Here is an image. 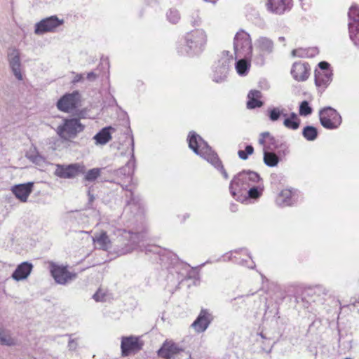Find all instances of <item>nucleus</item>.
<instances>
[{
	"instance_id": "obj_48",
	"label": "nucleus",
	"mask_w": 359,
	"mask_h": 359,
	"mask_svg": "<svg viewBox=\"0 0 359 359\" xmlns=\"http://www.w3.org/2000/svg\"><path fill=\"white\" fill-rule=\"evenodd\" d=\"M217 168L222 172V173L225 179H228L229 175H228L226 171L225 170V169L224 168L222 163L221 164V166H218Z\"/></svg>"
},
{
	"instance_id": "obj_36",
	"label": "nucleus",
	"mask_w": 359,
	"mask_h": 359,
	"mask_svg": "<svg viewBox=\"0 0 359 359\" xmlns=\"http://www.w3.org/2000/svg\"><path fill=\"white\" fill-rule=\"evenodd\" d=\"M254 152V148L252 145H247L245 150H239L238 151V156L243 159L246 160L249 155L252 154Z\"/></svg>"
},
{
	"instance_id": "obj_26",
	"label": "nucleus",
	"mask_w": 359,
	"mask_h": 359,
	"mask_svg": "<svg viewBox=\"0 0 359 359\" xmlns=\"http://www.w3.org/2000/svg\"><path fill=\"white\" fill-rule=\"evenodd\" d=\"M318 132L316 127L306 126L302 130V135L308 141H313L318 137Z\"/></svg>"
},
{
	"instance_id": "obj_9",
	"label": "nucleus",
	"mask_w": 359,
	"mask_h": 359,
	"mask_svg": "<svg viewBox=\"0 0 359 359\" xmlns=\"http://www.w3.org/2000/svg\"><path fill=\"white\" fill-rule=\"evenodd\" d=\"M79 100V93L76 91L66 94L57 101V107L60 111L67 112L76 107Z\"/></svg>"
},
{
	"instance_id": "obj_51",
	"label": "nucleus",
	"mask_w": 359,
	"mask_h": 359,
	"mask_svg": "<svg viewBox=\"0 0 359 359\" xmlns=\"http://www.w3.org/2000/svg\"><path fill=\"white\" fill-rule=\"evenodd\" d=\"M260 136L263 137L264 138L269 137V139L270 138V137H271L269 132H264V133H261Z\"/></svg>"
},
{
	"instance_id": "obj_6",
	"label": "nucleus",
	"mask_w": 359,
	"mask_h": 359,
	"mask_svg": "<svg viewBox=\"0 0 359 359\" xmlns=\"http://www.w3.org/2000/svg\"><path fill=\"white\" fill-rule=\"evenodd\" d=\"M189 147L197 155H205L212 148L195 132H191L188 136Z\"/></svg>"
},
{
	"instance_id": "obj_33",
	"label": "nucleus",
	"mask_w": 359,
	"mask_h": 359,
	"mask_svg": "<svg viewBox=\"0 0 359 359\" xmlns=\"http://www.w3.org/2000/svg\"><path fill=\"white\" fill-rule=\"evenodd\" d=\"M282 114L285 117L287 116V114H283V110H280L278 107H273L268 110L269 118L271 121H278Z\"/></svg>"
},
{
	"instance_id": "obj_25",
	"label": "nucleus",
	"mask_w": 359,
	"mask_h": 359,
	"mask_svg": "<svg viewBox=\"0 0 359 359\" xmlns=\"http://www.w3.org/2000/svg\"><path fill=\"white\" fill-rule=\"evenodd\" d=\"M0 345L14 346L15 341L11 337L10 331L0 327Z\"/></svg>"
},
{
	"instance_id": "obj_27",
	"label": "nucleus",
	"mask_w": 359,
	"mask_h": 359,
	"mask_svg": "<svg viewBox=\"0 0 359 359\" xmlns=\"http://www.w3.org/2000/svg\"><path fill=\"white\" fill-rule=\"evenodd\" d=\"M93 241L97 243L100 248L107 250L110 248V240L106 232L103 231L98 236L93 238Z\"/></svg>"
},
{
	"instance_id": "obj_56",
	"label": "nucleus",
	"mask_w": 359,
	"mask_h": 359,
	"mask_svg": "<svg viewBox=\"0 0 359 359\" xmlns=\"http://www.w3.org/2000/svg\"><path fill=\"white\" fill-rule=\"evenodd\" d=\"M279 40L283 41L285 40V39H284V37L281 36V37H279Z\"/></svg>"
},
{
	"instance_id": "obj_12",
	"label": "nucleus",
	"mask_w": 359,
	"mask_h": 359,
	"mask_svg": "<svg viewBox=\"0 0 359 359\" xmlns=\"http://www.w3.org/2000/svg\"><path fill=\"white\" fill-rule=\"evenodd\" d=\"M9 65L13 72V74L18 80L22 79V76L20 72V55L17 50L13 49L8 54Z\"/></svg>"
},
{
	"instance_id": "obj_39",
	"label": "nucleus",
	"mask_w": 359,
	"mask_h": 359,
	"mask_svg": "<svg viewBox=\"0 0 359 359\" xmlns=\"http://www.w3.org/2000/svg\"><path fill=\"white\" fill-rule=\"evenodd\" d=\"M26 156L33 163L38 164V165H40L42 162L44 161V158L41 155H39L38 154H35V155L27 154Z\"/></svg>"
},
{
	"instance_id": "obj_16",
	"label": "nucleus",
	"mask_w": 359,
	"mask_h": 359,
	"mask_svg": "<svg viewBox=\"0 0 359 359\" xmlns=\"http://www.w3.org/2000/svg\"><path fill=\"white\" fill-rule=\"evenodd\" d=\"M286 0H268L266 6L271 12L276 14L283 13L288 8Z\"/></svg>"
},
{
	"instance_id": "obj_30",
	"label": "nucleus",
	"mask_w": 359,
	"mask_h": 359,
	"mask_svg": "<svg viewBox=\"0 0 359 359\" xmlns=\"http://www.w3.org/2000/svg\"><path fill=\"white\" fill-rule=\"evenodd\" d=\"M320 124L327 129H335L341 124V122H338L331 118H326L320 117Z\"/></svg>"
},
{
	"instance_id": "obj_22",
	"label": "nucleus",
	"mask_w": 359,
	"mask_h": 359,
	"mask_svg": "<svg viewBox=\"0 0 359 359\" xmlns=\"http://www.w3.org/2000/svg\"><path fill=\"white\" fill-rule=\"evenodd\" d=\"M243 174L248 175L249 180L254 182H257L261 180V177L257 172L251 171V170H248V171L243 170V171L239 172L236 176H235L233 177V179L232 180V181L230 184V189H232L233 184L234 183H236V180H238L239 177H241ZM231 194L233 196H234L236 194V193L234 191H233L232 190H231Z\"/></svg>"
},
{
	"instance_id": "obj_53",
	"label": "nucleus",
	"mask_w": 359,
	"mask_h": 359,
	"mask_svg": "<svg viewBox=\"0 0 359 359\" xmlns=\"http://www.w3.org/2000/svg\"><path fill=\"white\" fill-rule=\"evenodd\" d=\"M88 196H89V201H90V202H93V200H94V196H93V194H91L90 191H88Z\"/></svg>"
},
{
	"instance_id": "obj_35",
	"label": "nucleus",
	"mask_w": 359,
	"mask_h": 359,
	"mask_svg": "<svg viewBox=\"0 0 359 359\" xmlns=\"http://www.w3.org/2000/svg\"><path fill=\"white\" fill-rule=\"evenodd\" d=\"M291 197V191L290 190L283 191L278 198V203L280 205H290L291 203L289 202Z\"/></svg>"
},
{
	"instance_id": "obj_37",
	"label": "nucleus",
	"mask_w": 359,
	"mask_h": 359,
	"mask_svg": "<svg viewBox=\"0 0 359 359\" xmlns=\"http://www.w3.org/2000/svg\"><path fill=\"white\" fill-rule=\"evenodd\" d=\"M264 104L262 101L259 100L258 99H249L247 102V107L248 109H255L257 107H261Z\"/></svg>"
},
{
	"instance_id": "obj_44",
	"label": "nucleus",
	"mask_w": 359,
	"mask_h": 359,
	"mask_svg": "<svg viewBox=\"0 0 359 359\" xmlns=\"http://www.w3.org/2000/svg\"><path fill=\"white\" fill-rule=\"evenodd\" d=\"M318 67L320 68L319 70H321V72H326L330 67V64L325 61H322L318 63Z\"/></svg>"
},
{
	"instance_id": "obj_50",
	"label": "nucleus",
	"mask_w": 359,
	"mask_h": 359,
	"mask_svg": "<svg viewBox=\"0 0 359 359\" xmlns=\"http://www.w3.org/2000/svg\"><path fill=\"white\" fill-rule=\"evenodd\" d=\"M83 79L82 74H76L73 80L74 83L79 82Z\"/></svg>"
},
{
	"instance_id": "obj_29",
	"label": "nucleus",
	"mask_w": 359,
	"mask_h": 359,
	"mask_svg": "<svg viewBox=\"0 0 359 359\" xmlns=\"http://www.w3.org/2000/svg\"><path fill=\"white\" fill-rule=\"evenodd\" d=\"M201 156L205 158L215 168L221 166V164L222 163V161L219 160L217 154L215 153L212 149H210V152H207L205 155H201Z\"/></svg>"
},
{
	"instance_id": "obj_23",
	"label": "nucleus",
	"mask_w": 359,
	"mask_h": 359,
	"mask_svg": "<svg viewBox=\"0 0 359 359\" xmlns=\"http://www.w3.org/2000/svg\"><path fill=\"white\" fill-rule=\"evenodd\" d=\"M279 161V157L275 153L268 151L266 149H264V162L267 166H276Z\"/></svg>"
},
{
	"instance_id": "obj_38",
	"label": "nucleus",
	"mask_w": 359,
	"mask_h": 359,
	"mask_svg": "<svg viewBox=\"0 0 359 359\" xmlns=\"http://www.w3.org/2000/svg\"><path fill=\"white\" fill-rule=\"evenodd\" d=\"M168 20L172 23H176L180 20V15L178 11L176 10H170L169 14L168 15Z\"/></svg>"
},
{
	"instance_id": "obj_1",
	"label": "nucleus",
	"mask_w": 359,
	"mask_h": 359,
	"mask_svg": "<svg viewBox=\"0 0 359 359\" xmlns=\"http://www.w3.org/2000/svg\"><path fill=\"white\" fill-rule=\"evenodd\" d=\"M83 130V126L79 119L72 118L65 121L63 125L57 128V135L65 140H69L76 137L77 134Z\"/></svg>"
},
{
	"instance_id": "obj_49",
	"label": "nucleus",
	"mask_w": 359,
	"mask_h": 359,
	"mask_svg": "<svg viewBox=\"0 0 359 359\" xmlns=\"http://www.w3.org/2000/svg\"><path fill=\"white\" fill-rule=\"evenodd\" d=\"M87 79L90 81H94L96 79V75L94 72H91L87 74Z\"/></svg>"
},
{
	"instance_id": "obj_4",
	"label": "nucleus",
	"mask_w": 359,
	"mask_h": 359,
	"mask_svg": "<svg viewBox=\"0 0 359 359\" xmlns=\"http://www.w3.org/2000/svg\"><path fill=\"white\" fill-rule=\"evenodd\" d=\"M143 341L135 336L123 337L121 339V354L123 356H128L131 353H137L143 346Z\"/></svg>"
},
{
	"instance_id": "obj_21",
	"label": "nucleus",
	"mask_w": 359,
	"mask_h": 359,
	"mask_svg": "<svg viewBox=\"0 0 359 359\" xmlns=\"http://www.w3.org/2000/svg\"><path fill=\"white\" fill-rule=\"evenodd\" d=\"M319 116L341 122V117L339 114L330 107H327L321 109L319 112Z\"/></svg>"
},
{
	"instance_id": "obj_13",
	"label": "nucleus",
	"mask_w": 359,
	"mask_h": 359,
	"mask_svg": "<svg viewBox=\"0 0 359 359\" xmlns=\"http://www.w3.org/2000/svg\"><path fill=\"white\" fill-rule=\"evenodd\" d=\"M182 351V349L180 348L175 343L165 341L158 351V354L165 359H170Z\"/></svg>"
},
{
	"instance_id": "obj_24",
	"label": "nucleus",
	"mask_w": 359,
	"mask_h": 359,
	"mask_svg": "<svg viewBox=\"0 0 359 359\" xmlns=\"http://www.w3.org/2000/svg\"><path fill=\"white\" fill-rule=\"evenodd\" d=\"M283 125L287 128L297 130L299 127L300 120L297 115L294 112H292L289 117L285 118Z\"/></svg>"
},
{
	"instance_id": "obj_11",
	"label": "nucleus",
	"mask_w": 359,
	"mask_h": 359,
	"mask_svg": "<svg viewBox=\"0 0 359 359\" xmlns=\"http://www.w3.org/2000/svg\"><path fill=\"white\" fill-rule=\"evenodd\" d=\"M309 65L307 63L294 62L291 74L294 79L299 81H304L309 77Z\"/></svg>"
},
{
	"instance_id": "obj_18",
	"label": "nucleus",
	"mask_w": 359,
	"mask_h": 359,
	"mask_svg": "<svg viewBox=\"0 0 359 359\" xmlns=\"http://www.w3.org/2000/svg\"><path fill=\"white\" fill-rule=\"evenodd\" d=\"M332 73L315 70V83L317 86H326L331 81Z\"/></svg>"
},
{
	"instance_id": "obj_54",
	"label": "nucleus",
	"mask_w": 359,
	"mask_h": 359,
	"mask_svg": "<svg viewBox=\"0 0 359 359\" xmlns=\"http://www.w3.org/2000/svg\"><path fill=\"white\" fill-rule=\"evenodd\" d=\"M297 50L296 49L293 50L292 51V55L293 57L296 56V55H297Z\"/></svg>"
},
{
	"instance_id": "obj_32",
	"label": "nucleus",
	"mask_w": 359,
	"mask_h": 359,
	"mask_svg": "<svg viewBox=\"0 0 359 359\" xmlns=\"http://www.w3.org/2000/svg\"><path fill=\"white\" fill-rule=\"evenodd\" d=\"M350 22H353V25L359 23V8L357 6H352L348 13Z\"/></svg>"
},
{
	"instance_id": "obj_52",
	"label": "nucleus",
	"mask_w": 359,
	"mask_h": 359,
	"mask_svg": "<svg viewBox=\"0 0 359 359\" xmlns=\"http://www.w3.org/2000/svg\"><path fill=\"white\" fill-rule=\"evenodd\" d=\"M265 138L263 137H261L259 139V143L262 145H264L265 144Z\"/></svg>"
},
{
	"instance_id": "obj_42",
	"label": "nucleus",
	"mask_w": 359,
	"mask_h": 359,
	"mask_svg": "<svg viewBox=\"0 0 359 359\" xmlns=\"http://www.w3.org/2000/svg\"><path fill=\"white\" fill-rule=\"evenodd\" d=\"M232 58H226L224 62L222 63V65L221 67V69H222V74H224V77L226 76V74L227 73V71L229 67V64Z\"/></svg>"
},
{
	"instance_id": "obj_40",
	"label": "nucleus",
	"mask_w": 359,
	"mask_h": 359,
	"mask_svg": "<svg viewBox=\"0 0 359 359\" xmlns=\"http://www.w3.org/2000/svg\"><path fill=\"white\" fill-rule=\"evenodd\" d=\"M261 195V192L257 187L250 188L248 191V196L252 198H257Z\"/></svg>"
},
{
	"instance_id": "obj_43",
	"label": "nucleus",
	"mask_w": 359,
	"mask_h": 359,
	"mask_svg": "<svg viewBox=\"0 0 359 359\" xmlns=\"http://www.w3.org/2000/svg\"><path fill=\"white\" fill-rule=\"evenodd\" d=\"M144 238V234L142 233H135L131 236V239L134 243H139L143 241Z\"/></svg>"
},
{
	"instance_id": "obj_8",
	"label": "nucleus",
	"mask_w": 359,
	"mask_h": 359,
	"mask_svg": "<svg viewBox=\"0 0 359 359\" xmlns=\"http://www.w3.org/2000/svg\"><path fill=\"white\" fill-rule=\"evenodd\" d=\"M63 23V20H60L55 15L43 19L36 24L34 32L36 34H43L51 32Z\"/></svg>"
},
{
	"instance_id": "obj_3",
	"label": "nucleus",
	"mask_w": 359,
	"mask_h": 359,
	"mask_svg": "<svg viewBox=\"0 0 359 359\" xmlns=\"http://www.w3.org/2000/svg\"><path fill=\"white\" fill-rule=\"evenodd\" d=\"M50 267L51 275L58 284L65 285L68 282L75 279L77 276L76 273L69 271L67 266H59L51 263Z\"/></svg>"
},
{
	"instance_id": "obj_55",
	"label": "nucleus",
	"mask_w": 359,
	"mask_h": 359,
	"mask_svg": "<svg viewBox=\"0 0 359 359\" xmlns=\"http://www.w3.org/2000/svg\"><path fill=\"white\" fill-rule=\"evenodd\" d=\"M205 1L215 3L217 0H205Z\"/></svg>"
},
{
	"instance_id": "obj_7",
	"label": "nucleus",
	"mask_w": 359,
	"mask_h": 359,
	"mask_svg": "<svg viewBox=\"0 0 359 359\" xmlns=\"http://www.w3.org/2000/svg\"><path fill=\"white\" fill-rule=\"evenodd\" d=\"M186 40L190 50L198 52L206 42V35L203 30L196 29L188 34Z\"/></svg>"
},
{
	"instance_id": "obj_45",
	"label": "nucleus",
	"mask_w": 359,
	"mask_h": 359,
	"mask_svg": "<svg viewBox=\"0 0 359 359\" xmlns=\"http://www.w3.org/2000/svg\"><path fill=\"white\" fill-rule=\"evenodd\" d=\"M93 298L96 302H102L104 300V294L98 290L95 294H93Z\"/></svg>"
},
{
	"instance_id": "obj_19",
	"label": "nucleus",
	"mask_w": 359,
	"mask_h": 359,
	"mask_svg": "<svg viewBox=\"0 0 359 359\" xmlns=\"http://www.w3.org/2000/svg\"><path fill=\"white\" fill-rule=\"evenodd\" d=\"M250 59L251 57H244L236 62L235 67L239 75L245 76L248 74L250 67Z\"/></svg>"
},
{
	"instance_id": "obj_28",
	"label": "nucleus",
	"mask_w": 359,
	"mask_h": 359,
	"mask_svg": "<svg viewBox=\"0 0 359 359\" xmlns=\"http://www.w3.org/2000/svg\"><path fill=\"white\" fill-rule=\"evenodd\" d=\"M348 29L351 39L355 46H359V23L353 25V22H349Z\"/></svg>"
},
{
	"instance_id": "obj_34",
	"label": "nucleus",
	"mask_w": 359,
	"mask_h": 359,
	"mask_svg": "<svg viewBox=\"0 0 359 359\" xmlns=\"http://www.w3.org/2000/svg\"><path fill=\"white\" fill-rule=\"evenodd\" d=\"M312 112L313 109L310 107L308 101L304 100L300 103L299 113L301 116H307L311 114Z\"/></svg>"
},
{
	"instance_id": "obj_41",
	"label": "nucleus",
	"mask_w": 359,
	"mask_h": 359,
	"mask_svg": "<svg viewBox=\"0 0 359 359\" xmlns=\"http://www.w3.org/2000/svg\"><path fill=\"white\" fill-rule=\"evenodd\" d=\"M261 97L262 93L257 90H251L248 95V99H259Z\"/></svg>"
},
{
	"instance_id": "obj_2",
	"label": "nucleus",
	"mask_w": 359,
	"mask_h": 359,
	"mask_svg": "<svg viewBox=\"0 0 359 359\" xmlns=\"http://www.w3.org/2000/svg\"><path fill=\"white\" fill-rule=\"evenodd\" d=\"M85 172L86 166L76 163L69 165L57 164L55 175L60 178L74 179L80 175H84Z\"/></svg>"
},
{
	"instance_id": "obj_15",
	"label": "nucleus",
	"mask_w": 359,
	"mask_h": 359,
	"mask_svg": "<svg viewBox=\"0 0 359 359\" xmlns=\"http://www.w3.org/2000/svg\"><path fill=\"white\" fill-rule=\"evenodd\" d=\"M208 316L209 313L205 310H202L191 326L194 327L197 332L205 331L210 322L208 319Z\"/></svg>"
},
{
	"instance_id": "obj_31",
	"label": "nucleus",
	"mask_w": 359,
	"mask_h": 359,
	"mask_svg": "<svg viewBox=\"0 0 359 359\" xmlns=\"http://www.w3.org/2000/svg\"><path fill=\"white\" fill-rule=\"evenodd\" d=\"M101 170V168H96L86 171L83 180L88 182L95 181L100 176Z\"/></svg>"
},
{
	"instance_id": "obj_46",
	"label": "nucleus",
	"mask_w": 359,
	"mask_h": 359,
	"mask_svg": "<svg viewBox=\"0 0 359 359\" xmlns=\"http://www.w3.org/2000/svg\"><path fill=\"white\" fill-rule=\"evenodd\" d=\"M269 144L270 146L268 148L269 149H276L278 147L277 141L273 136L269 138Z\"/></svg>"
},
{
	"instance_id": "obj_5",
	"label": "nucleus",
	"mask_w": 359,
	"mask_h": 359,
	"mask_svg": "<svg viewBox=\"0 0 359 359\" xmlns=\"http://www.w3.org/2000/svg\"><path fill=\"white\" fill-rule=\"evenodd\" d=\"M233 48L236 54L238 53L239 48L246 49L247 53H244V57H252V46L251 43V39L248 33L241 31L236 34L233 42Z\"/></svg>"
},
{
	"instance_id": "obj_17",
	"label": "nucleus",
	"mask_w": 359,
	"mask_h": 359,
	"mask_svg": "<svg viewBox=\"0 0 359 359\" xmlns=\"http://www.w3.org/2000/svg\"><path fill=\"white\" fill-rule=\"evenodd\" d=\"M111 130H114L111 126H107L100 130L93 137L95 140V144L101 145L107 144L111 139L110 133Z\"/></svg>"
},
{
	"instance_id": "obj_14",
	"label": "nucleus",
	"mask_w": 359,
	"mask_h": 359,
	"mask_svg": "<svg viewBox=\"0 0 359 359\" xmlns=\"http://www.w3.org/2000/svg\"><path fill=\"white\" fill-rule=\"evenodd\" d=\"M33 266L27 262H22L17 266L12 274V278L15 280H21L26 279L30 274Z\"/></svg>"
},
{
	"instance_id": "obj_47",
	"label": "nucleus",
	"mask_w": 359,
	"mask_h": 359,
	"mask_svg": "<svg viewBox=\"0 0 359 359\" xmlns=\"http://www.w3.org/2000/svg\"><path fill=\"white\" fill-rule=\"evenodd\" d=\"M77 344L74 339H70L69 341L68 347L69 350H75L76 348Z\"/></svg>"
},
{
	"instance_id": "obj_10",
	"label": "nucleus",
	"mask_w": 359,
	"mask_h": 359,
	"mask_svg": "<svg viewBox=\"0 0 359 359\" xmlns=\"http://www.w3.org/2000/svg\"><path fill=\"white\" fill-rule=\"evenodd\" d=\"M33 182L15 185L12 191L17 198L22 202H26L29 194L32 191Z\"/></svg>"
},
{
	"instance_id": "obj_20",
	"label": "nucleus",
	"mask_w": 359,
	"mask_h": 359,
	"mask_svg": "<svg viewBox=\"0 0 359 359\" xmlns=\"http://www.w3.org/2000/svg\"><path fill=\"white\" fill-rule=\"evenodd\" d=\"M257 46L260 51L271 53L273 49V43L270 39L262 36L257 39Z\"/></svg>"
}]
</instances>
